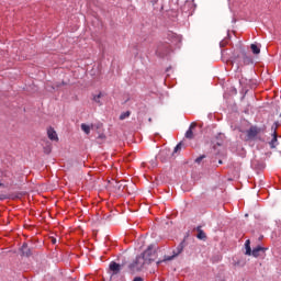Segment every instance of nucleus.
<instances>
[{
  "label": "nucleus",
  "instance_id": "obj_27",
  "mask_svg": "<svg viewBox=\"0 0 281 281\" xmlns=\"http://www.w3.org/2000/svg\"><path fill=\"white\" fill-rule=\"evenodd\" d=\"M5 199V195H0V201H3Z\"/></svg>",
  "mask_w": 281,
  "mask_h": 281
},
{
  "label": "nucleus",
  "instance_id": "obj_22",
  "mask_svg": "<svg viewBox=\"0 0 281 281\" xmlns=\"http://www.w3.org/2000/svg\"><path fill=\"white\" fill-rule=\"evenodd\" d=\"M279 144L280 143H278V142H268V143H266V146H269V148H278Z\"/></svg>",
  "mask_w": 281,
  "mask_h": 281
},
{
  "label": "nucleus",
  "instance_id": "obj_8",
  "mask_svg": "<svg viewBox=\"0 0 281 281\" xmlns=\"http://www.w3.org/2000/svg\"><path fill=\"white\" fill-rule=\"evenodd\" d=\"M161 161H169V159H171L175 154H172V151H170L169 149H162L159 154Z\"/></svg>",
  "mask_w": 281,
  "mask_h": 281
},
{
  "label": "nucleus",
  "instance_id": "obj_21",
  "mask_svg": "<svg viewBox=\"0 0 281 281\" xmlns=\"http://www.w3.org/2000/svg\"><path fill=\"white\" fill-rule=\"evenodd\" d=\"M215 139H216L217 142H224L225 135H224L223 133H217V134L215 135Z\"/></svg>",
  "mask_w": 281,
  "mask_h": 281
},
{
  "label": "nucleus",
  "instance_id": "obj_16",
  "mask_svg": "<svg viewBox=\"0 0 281 281\" xmlns=\"http://www.w3.org/2000/svg\"><path fill=\"white\" fill-rule=\"evenodd\" d=\"M196 238H199V240H205V238H207V236L205 235V232H203L201 227H198Z\"/></svg>",
  "mask_w": 281,
  "mask_h": 281
},
{
  "label": "nucleus",
  "instance_id": "obj_13",
  "mask_svg": "<svg viewBox=\"0 0 281 281\" xmlns=\"http://www.w3.org/2000/svg\"><path fill=\"white\" fill-rule=\"evenodd\" d=\"M91 128H93V124L89 125L87 123L81 124V131L86 134L89 135L91 133Z\"/></svg>",
  "mask_w": 281,
  "mask_h": 281
},
{
  "label": "nucleus",
  "instance_id": "obj_2",
  "mask_svg": "<svg viewBox=\"0 0 281 281\" xmlns=\"http://www.w3.org/2000/svg\"><path fill=\"white\" fill-rule=\"evenodd\" d=\"M183 249H186V240H182L177 248L172 251V256H165L164 260L157 261V265H161V262H168L170 260H175L178 256H181L183 254Z\"/></svg>",
  "mask_w": 281,
  "mask_h": 281
},
{
  "label": "nucleus",
  "instance_id": "obj_29",
  "mask_svg": "<svg viewBox=\"0 0 281 281\" xmlns=\"http://www.w3.org/2000/svg\"><path fill=\"white\" fill-rule=\"evenodd\" d=\"M202 126H203V125H199L200 131H201Z\"/></svg>",
  "mask_w": 281,
  "mask_h": 281
},
{
  "label": "nucleus",
  "instance_id": "obj_24",
  "mask_svg": "<svg viewBox=\"0 0 281 281\" xmlns=\"http://www.w3.org/2000/svg\"><path fill=\"white\" fill-rule=\"evenodd\" d=\"M244 63L245 65H249V63H252L251 57L247 56V54H244Z\"/></svg>",
  "mask_w": 281,
  "mask_h": 281
},
{
  "label": "nucleus",
  "instance_id": "obj_19",
  "mask_svg": "<svg viewBox=\"0 0 281 281\" xmlns=\"http://www.w3.org/2000/svg\"><path fill=\"white\" fill-rule=\"evenodd\" d=\"M44 153L49 155L52 153V143H45L44 145Z\"/></svg>",
  "mask_w": 281,
  "mask_h": 281
},
{
  "label": "nucleus",
  "instance_id": "obj_6",
  "mask_svg": "<svg viewBox=\"0 0 281 281\" xmlns=\"http://www.w3.org/2000/svg\"><path fill=\"white\" fill-rule=\"evenodd\" d=\"M170 50L168 49V44H161L160 46L157 47L156 54L160 58H164V56H168V53Z\"/></svg>",
  "mask_w": 281,
  "mask_h": 281
},
{
  "label": "nucleus",
  "instance_id": "obj_15",
  "mask_svg": "<svg viewBox=\"0 0 281 281\" xmlns=\"http://www.w3.org/2000/svg\"><path fill=\"white\" fill-rule=\"evenodd\" d=\"M246 256H251V240L247 239L245 243Z\"/></svg>",
  "mask_w": 281,
  "mask_h": 281
},
{
  "label": "nucleus",
  "instance_id": "obj_30",
  "mask_svg": "<svg viewBox=\"0 0 281 281\" xmlns=\"http://www.w3.org/2000/svg\"><path fill=\"white\" fill-rule=\"evenodd\" d=\"M53 243L55 244V243H56V239H53Z\"/></svg>",
  "mask_w": 281,
  "mask_h": 281
},
{
  "label": "nucleus",
  "instance_id": "obj_4",
  "mask_svg": "<svg viewBox=\"0 0 281 281\" xmlns=\"http://www.w3.org/2000/svg\"><path fill=\"white\" fill-rule=\"evenodd\" d=\"M262 133H265V127L251 126L247 131V137L248 139H256L258 135H262Z\"/></svg>",
  "mask_w": 281,
  "mask_h": 281
},
{
  "label": "nucleus",
  "instance_id": "obj_28",
  "mask_svg": "<svg viewBox=\"0 0 281 281\" xmlns=\"http://www.w3.org/2000/svg\"><path fill=\"white\" fill-rule=\"evenodd\" d=\"M218 164H220V165H223V160H218Z\"/></svg>",
  "mask_w": 281,
  "mask_h": 281
},
{
  "label": "nucleus",
  "instance_id": "obj_31",
  "mask_svg": "<svg viewBox=\"0 0 281 281\" xmlns=\"http://www.w3.org/2000/svg\"><path fill=\"white\" fill-rule=\"evenodd\" d=\"M3 186V183L0 182V187Z\"/></svg>",
  "mask_w": 281,
  "mask_h": 281
},
{
  "label": "nucleus",
  "instance_id": "obj_18",
  "mask_svg": "<svg viewBox=\"0 0 281 281\" xmlns=\"http://www.w3.org/2000/svg\"><path fill=\"white\" fill-rule=\"evenodd\" d=\"M1 177H2V179H3L4 181H8V179H12V172H10V171H3V172L1 173Z\"/></svg>",
  "mask_w": 281,
  "mask_h": 281
},
{
  "label": "nucleus",
  "instance_id": "obj_10",
  "mask_svg": "<svg viewBox=\"0 0 281 281\" xmlns=\"http://www.w3.org/2000/svg\"><path fill=\"white\" fill-rule=\"evenodd\" d=\"M47 135H48V138L52 140V142H56L58 140V134L55 132V130L53 127H49L47 130Z\"/></svg>",
  "mask_w": 281,
  "mask_h": 281
},
{
  "label": "nucleus",
  "instance_id": "obj_5",
  "mask_svg": "<svg viewBox=\"0 0 281 281\" xmlns=\"http://www.w3.org/2000/svg\"><path fill=\"white\" fill-rule=\"evenodd\" d=\"M199 127V124L196 122H192L188 128V131L184 134L186 139H194V136L196 135V128Z\"/></svg>",
  "mask_w": 281,
  "mask_h": 281
},
{
  "label": "nucleus",
  "instance_id": "obj_9",
  "mask_svg": "<svg viewBox=\"0 0 281 281\" xmlns=\"http://www.w3.org/2000/svg\"><path fill=\"white\" fill-rule=\"evenodd\" d=\"M266 250H267V248H265L262 246H257L256 248H254L251 250V256H254V258H259L260 252L265 254Z\"/></svg>",
  "mask_w": 281,
  "mask_h": 281
},
{
  "label": "nucleus",
  "instance_id": "obj_17",
  "mask_svg": "<svg viewBox=\"0 0 281 281\" xmlns=\"http://www.w3.org/2000/svg\"><path fill=\"white\" fill-rule=\"evenodd\" d=\"M250 49H251L252 54H256V55L260 54V46H258L256 44H251Z\"/></svg>",
  "mask_w": 281,
  "mask_h": 281
},
{
  "label": "nucleus",
  "instance_id": "obj_23",
  "mask_svg": "<svg viewBox=\"0 0 281 281\" xmlns=\"http://www.w3.org/2000/svg\"><path fill=\"white\" fill-rule=\"evenodd\" d=\"M126 117H131V112L130 111L123 112L120 115V120H126Z\"/></svg>",
  "mask_w": 281,
  "mask_h": 281
},
{
  "label": "nucleus",
  "instance_id": "obj_12",
  "mask_svg": "<svg viewBox=\"0 0 281 281\" xmlns=\"http://www.w3.org/2000/svg\"><path fill=\"white\" fill-rule=\"evenodd\" d=\"M278 123H274L271 127V135H272V139L271 142H278Z\"/></svg>",
  "mask_w": 281,
  "mask_h": 281
},
{
  "label": "nucleus",
  "instance_id": "obj_1",
  "mask_svg": "<svg viewBox=\"0 0 281 281\" xmlns=\"http://www.w3.org/2000/svg\"><path fill=\"white\" fill-rule=\"evenodd\" d=\"M146 265H148L146 263V259L143 257V255H139L132 263L128 265V269L131 273H135L136 271H142Z\"/></svg>",
  "mask_w": 281,
  "mask_h": 281
},
{
  "label": "nucleus",
  "instance_id": "obj_26",
  "mask_svg": "<svg viewBox=\"0 0 281 281\" xmlns=\"http://www.w3.org/2000/svg\"><path fill=\"white\" fill-rule=\"evenodd\" d=\"M221 143H216V145L213 146L214 149H216V147H221Z\"/></svg>",
  "mask_w": 281,
  "mask_h": 281
},
{
  "label": "nucleus",
  "instance_id": "obj_3",
  "mask_svg": "<svg viewBox=\"0 0 281 281\" xmlns=\"http://www.w3.org/2000/svg\"><path fill=\"white\" fill-rule=\"evenodd\" d=\"M140 256H143L147 265H150V262H154V260L157 259V251L154 250L153 246H148Z\"/></svg>",
  "mask_w": 281,
  "mask_h": 281
},
{
  "label": "nucleus",
  "instance_id": "obj_20",
  "mask_svg": "<svg viewBox=\"0 0 281 281\" xmlns=\"http://www.w3.org/2000/svg\"><path fill=\"white\" fill-rule=\"evenodd\" d=\"M181 148H183V143H179L173 150L171 151L172 155H177V153H181Z\"/></svg>",
  "mask_w": 281,
  "mask_h": 281
},
{
  "label": "nucleus",
  "instance_id": "obj_25",
  "mask_svg": "<svg viewBox=\"0 0 281 281\" xmlns=\"http://www.w3.org/2000/svg\"><path fill=\"white\" fill-rule=\"evenodd\" d=\"M205 159V155H202L195 159V164H201Z\"/></svg>",
  "mask_w": 281,
  "mask_h": 281
},
{
  "label": "nucleus",
  "instance_id": "obj_11",
  "mask_svg": "<svg viewBox=\"0 0 281 281\" xmlns=\"http://www.w3.org/2000/svg\"><path fill=\"white\" fill-rule=\"evenodd\" d=\"M21 252L22 256H26V258H30V256H32V250L30 249V247H27V244H23L21 247Z\"/></svg>",
  "mask_w": 281,
  "mask_h": 281
},
{
  "label": "nucleus",
  "instance_id": "obj_14",
  "mask_svg": "<svg viewBox=\"0 0 281 281\" xmlns=\"http://www.w3.org/2000/svg\"><path fill=\"white\" fill-rule=\"evenodd\" d=\"M104 94L102 92H99L98 94L93 95V102H95V104H99V106H102V101L101 98Z\"/></svg>",
  "mask_w": 281,
  "mask_h": 281
},
{
  "label": "nucleus",
  "instance_id": "obj_7",
  "mask_svg": "<svg viewBox=\"0 0 281 281\" xmlns=\"http://www.w3.org/2000/svg\"><path fill=\"white\" fill-rule=\"evenodd\" d=\"M122 267H124V263L120 265L115 261H111L109 269H110V271H112L113 276H117V273H120V271H122Z\"/></svg>",
  "mask_w": 281,
  "mask_h": 281
}]
</instances>
